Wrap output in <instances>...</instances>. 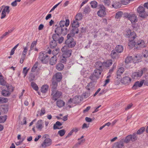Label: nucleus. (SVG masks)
<instances>
[{
    "instance_id": "nucleus-54",
    "label": "nucleus",
    "mask_w": 148,
    "mask_h": 148,
    "mask_svg": "<svg viewBox=\"0 0 148 148\" xmlns=\"http://www.w3.org/2000/svg\"><path fill=\"white\" fill-rule=\"evenodd\" d=\"M66 131L64 130H59L58 132V134H59L61 136H63L65 134Z\"/></svg>"
},
{
    "instance_id": "nucleus-14",
    "label": "nucleus",
    "mask_w": 148,
    "mask_h": 148,
    "mask_svg": "<svg viewBox=\"0 0 148 148\" xmlns=\"http://www.w3.org/2000/svg\"><path fill=\"white\" fill-rule=\"evenodd\" d=\"M70 21L69 19H66L65 21L62 20L59 23L60 27H64V25L66 27H67L69 24Z\"/></svg>"
},
{
    "instance_id": "nucleus-44",
    "label": "nucleus",
    "mask_w": 148,
    "mask_h": 148,
    "mask_svg": "<svg viewBox=\"0 0 148 148\" xmlns=\"http://www.w3.org/2000/svg\"><path fill=\"white\" fill-rule=\"evenodd\" d=\"M68 58L67 57H66L64 56H63V55H62V57L60 59V62L64 63H65L66 62V58Z\"/></svg>"
},
{
    "instance_id": "nucleus-59",
    "label": "nucleus",
    "mask_w": 148,
    "mask_h": 148,
    "mask_svg": "<svg viewBox=\"0 0 148 148\" xmlns=\"http://www.w3.org/2000/svg\"><path fill=\"white\" fill-rule=\"evenodd\" d=\"M62 32L61 34L64 35H66L67 34L68 32L67 28L66 27H64L63 28H62Z\"/></svg>"
},
{
    "instance_id": "nucleus-62",
    "label": "nucleus",
    "mask_w": 148,
    "mask_h": 148,
    "mask_svg": "<svg viewBox=\"0 0 148 148\" xmlns=\"http://www.w3.org/2000/svg\"><path fill=\"white\" fill-rule=\"evenodd\" d=\"M27 67H25L23 70V73L24 74V77H25L26 76L29 69H27Z\"/></svg>"
},
{
    "instance_id": "nucleus-42",
    "label": "nucleus",
    "mask_w": 148,
    "mask_h": 148,
    "mask_svg": "<svg viewBox=\"0 0 148 148\" xmlns=\"http://www.w3.org/2000/svg\"><path fill=\"white\" fill-rule=\"evenodd\" d=\"M2 95L4 96H8L10 95V93L9 91L5 90H3L2 91Z\"/></svg>"
},
{
    "instance_id": "nucleus-50",
    "label": "nucleus",
    "mask_w": 148,
    "mask_h": 148,
    "mask_svg": "<svg viewBox=\"0 0 148 148\" xmlns=\"http://www.w3.org/2000/svg\"><path fill=\"white\" fill-rule=\"evenodd\" d=\"M31 86L36 91L38 90V87L37 85L34 82H32L31 83Z\"/></svg>"
},
{
    "instance_id": "nucleus-20",
    "label": "nucleus",
    "mask_w": 148,
    "mask_h": 148,
    "mask_svg": "<svg viewBox=\"0 0 148 148\" xmlns=\"http://www.w3.org/2000/svg\"><path fill=\"white\" fill-rule=\"evenodd\" d=\"M128 46L130 49H132L134 47L136 48V42L132 39H130L129 42H128Z\"/></svg>"
},
{
    "instance_id": "nucleus-39",
    "label": "nucleus",
    "mask_w": 148,
    "mask_h": 148,
    "mask_svg": "<svg viewBox=\"0 0 148 148\" xmlns=\"http://www.w3.org/2000/svg\"><path fill=\"white\" fill-rule=\"evenodd\" d=\"M62 125V124L59 121H57L56 123L54 124L53 126V128L54 130H56L57 129H60V128H59L58 126H60Z\"/></svg>"
},
{
    "instance_id": "nucleus-58",
    "label": "nucleus",
    "mask_w": 148,
    "mask_h": 148,
    "mask_svg": "<svg viewBox=\"0 0 148 148\" xmlns=\"http://www.w3.org/2000/svg\"><path fill=\"white\" fill-rule=\"evenodd\" d=\"M71 32L73 35H75V34H78L79 32V30L77 28H73L71 30Z\"/></svg>"
},
{
    "instance_id": "nucleus-9",
    "label": "nucleus",
    "mask_w": 148,
    "mask_h": 148,
    "mask_svg": "<svg viewBox=\"0 0 148 148\" xmlns=\"http://www.w3.org/2000/svg\"><path fill=\"white\" fill-rule=\"evenodd\" d=\"M9 8L10 7L9 6H5L4 7L1 13V19H3L6 16V13L7 14H8L10 12Z\"/></svg>"
},
{
    "instance_id": "nucleus-22",
    "label": "nucleus",
    "mask_w": 148,
    "mask_h": 148,
    "mask_svg": "<svg viewBox=\"0 0 148 148\" xmlns=\"http://www.w3.org/2000/svg\"><path fill=\"white\" fill-rule=\"evenodd\" d=\"M0 110L4 113H6L8 111V106L5 105L1 106Z\"/></svg>"
},
{
    "instance_id": "nucleus-36",
    "label": "nucleus",
    "mask_w": 148,
    "mask_h": 148,
    "mask_svg": "<svg viewBox=\"0 0 148 148\" xmlns=\"http://www.w3.org/2000/svg\"><path fill=\"white\" fill-rule=\"evenodd\" d=\"M83 18L82 14L81 13H78L75 16V20L78 21L81 20Z\"/></svg>"
},
{
    "instance_id": "nucleus-29",
    "label": "nucleus",
    "mask_w": 148,
    "mask_h": 148,
    "mask_svg": "<svg viewBox=\"0 0 148 148\" xmlns=\"http://www.w3.org/2000/svg\"><path fill=\"white\" fill-rule=\"evenodd\" d=\"M72 27L73 28H77L79 26V23L78 21L75 20H74L72 23L71 24Z\"/></svg>"
},
{
    "instance_id": "nucleus-7",
    "label": "nucleus",
    "mask_w": 148,
    "mask_h": 148,
    "mask_svg": "<svg viewBox=\"0 0 148 148\" xmlns=\"http://www.w3.org/2000/svg\"><path fill=\"white\" fill-rule=\"evenodd\" d=\"M137 139V137H136V134H133L132 135H130L127 136L124 140H123L125 143H129L130 140L132 142L134 141Z\"/></svg>"
},
{
    "instance_id": "nucleus-55",
    "label": "nucleus",
    "mask_w": 148,
    "mask_h": 148,
    "mask_svg": "<svg viewBox=\"0 0 148 148\" xmlns=\"http://www.w3.org/2000/svg\"><path fill=\"white\" fill-rule=\"evenodd\" d=\"M86 88L88 91L92 90V83H89L87 86Z\"/></svg>"
},
{
    "instance_id": "nucleus-40",
    "label": "nucleus",
    "mask_w": 148,
    "mask_h": 148,
    "mask_svg": "<svg viewBox=\"0 0 148 148\" xmlns=\"http://www.w3.org/2000/svg\"><path fill=\"white\" fill-rule=\"evenodd\" d=\"M62 27H58L56 28L55 32L56 34H60L62 32Z\"/></svg>"
},
{
    "instance_id": "nucleus-60",
    "label": "nucleus",
    "mask_w": 148,
    "mask_h": 148,
    "mask_svg": "<svg viewBox=\"0 0 148 148\" xmlns=\"http://www.w3.org/2000/svg\"><path fill=\"white\" fill-rule=\"evenodd\" d=\"M79 97H78L75 96L73 99V103H76L79 102Z\"/></svg>"
},
{
    "instance_id": "nucleus-21",
    "label": "nucleus",
    "mask_w": 148,
    "mask_h": 148,
    "mask_svg": "<svg viewBox=\"0 0 148 148\" xmlns=\"http://www.w3.org/2000/svg\"><path fill=\"white\" fill-rule=\"evenodd\" d=\"M79 129L77 127H75L73 128L71 130L70 132L68 133V134L66 136V137H69L71 136L73 132H75V133H77L79 131Z\"/></svg>"
},
{
    "instance_id": "nucleus-19",
    "label": "nucleus",
    "mask_w": 148,
    "mask_h": 148,
    "mask_svg": "<svg viewBox=\"0 0 148 148\" xmlns=\"http://www.w3.org/2000/svg\"><path fill=\"white\" fill-rule=\"evenodd\" d=\"M36 127L39 130H41L43 127L42 120H40L37 121L36 124Z\"/></svg>"
},
{
    "instance_id": "nucleus-23",
    "label": "nucleus",
    "mask_w": 148,
    "mask_h": 148,
    "mask_svg": "<svg viewBox=\"0 0 148 148\" xmlns=\"http://www.w3.org/2000/svg\"><path fill=\"white\" fill-rule=\"evenodd\" d=\"M112 6V8H114L115 9H117L121 6V3L119 2L113 1Z\"/></svg>"
},
{
    "instance_id": "nucleus-61",
    "label": "nucleus",
    "mask_w": 148,
    "mask_h": 148,
    "mask_svg": "<svg viewBox=\"0 0 148 148\" xmlns=\"http://www.w3.org/2000/svg\"><path fill=\"white\" fill-rule=\"evenodd\" d=\"M69 47L68 46L66 45L62 48L61 50L63 52H66V51H67L69 49Z\"/></svg>"
},
{
    "instance_id": "nucleus-56",
    "label": "nucleus",
    "mask_w": 148,
    "mask_h": 148,
    "mask_svg": "<svg viewBox=\"0 0 148 148\" xmlns=\"http://www.w3.org/2000/svg\"><path fill=\"white\" fill-rule=\"evenodd\" d=\"M145 128L144 127H142L138 130L137 134H142L145 131Z\"/></svg>"
},
{
    "instance_id": "nucleus-25",
    "label": "nucleus",
    "mask_w": 148,
    "mask_h": 148,
    "mask_svg": "<svg viewBox=\"0 0 148 148\" xmlns=\"http://www.w3.org/2000/svg\"><path fill=\"white\" fill-rule=\"evenodd\" d=\"M48 88L49 86L48 85H44L42 87L41 89V91L43 93H45L47 91Z\"/></svg>"
},
{
    "instance_id": "nucleus-64",
    "label": "nucleus",
    "mask_w": 148,
    "mask_h": 148,
    "mask_svg": "<svg viewBox=\"0 0 148 148\" xmlns=\"http://www.w3.org/2000/svg\"><path fill=\"white\" fill-rule=\"evenodd\" d=\"M123 14L122 12H119L116 13L115 17L117 18H118L121 17Z\"/></svg>"
},
{
    "instance_id": "nucleus-4",
    "label": "nucleus",
    "mask_w": 148,
    "mask_h": 148,
    "mask_svg": "<svg viewBox=\"0 0 148 148\" xmlns=\"http://www.w3.org/2000/svg\"><path fill=\"white\" fill-rule=\"evenodd\" d=\"M125 17L130 20L132 23H136L137 21V18L135 14L126 13L125 14Z\"/></svg>"
},
{
    "instance_id": "nucleus-10",
    "label": "nucleus",
    "mask_w": 148,
    "mask_h": 148,
    "mask_svg": "<svg viewBox=\"0 0 148 148\" xmlns=\"http://www.w3.org/2000/svg\"><path fill=\"white\" fill-rule=\"evenodd\" d=\"M51 144V140L49 138H46L42 144L41 146L43 148L50 145Z\"/></svg>"
},
{
    "instance_id": "nucleus-6",
    "label": "nucleus",
    "mask_w": 148,
    "mask_h": 148,
    "mask_svg": "<svg viewBox=\"0 0 148 148\" xmlns=\"http://www.w3.org/2000/svg\"><path fill=\"white\" fill-rule=\"evenodd\" d=\"M146 68H144L141 70H139L138 72H136L133 73L132 75V78L134 79H137L138 77L141 76L144 73L146 70Z\"/></svg>"
},
{
    "instance_id": "nucleus-45",
    "label": "nucleus",
    "mask_w": 148,
    "mask_h": 148,
    "mask_svg": "<svg viewBox=\"0 0 148 148\" xmlns=\"http://www.w3.org/2000/svg\"><path fill=\"white\" fill-rule=\"evenodd\" d=\"M132 60V57L131 56L127 57L126 58L125 61V63L127 64L131 62Z\"/></svg>"
},
{
    "instance_id": "nucleus-15",
    "label": "nucleus",
    "mask_w": 148,
    "mask_h": 148,
    "mask_svg": "<svg viewBox=\"0 0 148 148\" xmlns=\"http://www.w3.org/2000/svg\"><path fill=\"white\" fill-rule=\"evenodd\" d=\"M123 146V140L122 139L119 142L115 143L114 146V148H122Z\"/></svg>"
},
{
    "instance_id": "nucleus-33",
    "label": "nucleus",
    "mask_w": 148,
    "mask_h": 148,
    "mask_svg": "<svg viewBox=\"0 0 148 148\" xmlns=\"http://www.w3.org/2000/svg\"><path fill=\"white\" fill-rule=\"evenodd\" d=\"M72 51L71 50L69 49L66 51V52H64V53L62 55H63V56H64L68 58L71 56Z\"/></svg>"
},
{
    "instance_id": "nucleus-46",
    "label": "nucleus",
    "mask_w": 148,
    "mask_h": 148,
    "mask_svg": "<svg viewBox=\"0 0 148 148\" xmlns=\"http://www.w3.org/2000/svg\"><path fill=\"white\" fill-rule=\"evenodd\" d=\"M8 101V99L6 98L0 97V103H6Z\"/></svg>"
},
{
    "instance_id": "nucleus-12",
    "label": "nucleus",
    "mask_w": 148,
    "mask_h": 148,
    "mask_svg": "<svg viewBox=\"0 0 148 148\" xmlns=\"http://www.w3.org/2000/svg\"><path fill=\"white\" fill-rule=\"evenodd\" d=\"M62 78V74L60 73H56L53 77L52 78L55 79L58 82H60Z\"/></svg>"
},
{
    "instance_id": "nucleus-53",
    "label": "nucleus",
    "mask_w": 148,
    "mask_h": 148,
    "mask_svg": "<svg viewBox=\"0 0 148 148\" xmlns=\"http://www.w3.org/2000/svg\"><path fill=\"white\" fill-rule=\"evenodd\" d=\"M18 44H17L16 46H15L14 47H13L11 50V51L10 52V56H12L14 54V51L16 48L18 46Z\"/></svg>"
},
{
    "instance_id": "nucleus-18",
    "label": "nucleus",
    "mask_w": 148,
    "mask_h": 148,
    "mask_svg": "<svg viewBox=\"0 0 148 148\" xmlns=\"http://www.w3.org/2000/svg\"><path fill=\"white\" fill-rule=\"evenodd\" d=\"M97 14L100 17H103L106 14V10L103 9H100L97 12Z\"/></svg>"
},
{
    "instance_id": "nucleus-38",
    "label": "nucleus",
    "mask_w": 148,
    "mask_h": 148,
    "mask_svg": "<svg viewBox=\"0 0 148 148\" xmlns=\"http://www.w3.org/2000/svg\"><path fill=\"white\" fill-rule=\"evenodd\" d=\"M91 7L93 8H96L97 7L98 5L97 2L95 1H92L90 3Z\"/></svg>"
},
{
    "instance_id": "nucleus-35",
    "label": "nucleus",
    "mask_w": 148,
    "mask_h": 148,
    "mask_svg": "<svg viewBox=\"0 0 148 148\" xmlns=\"http://www.w3.org/2000/svg\"><path fill=\"white\" fill-rule=\"evenodd\" d=\"M64 65L63 64L59 63L57 64L56 69L59 71H61L64 69Z\"/></svg>"
},
{
    "instance_id": "nucleus-26",
    "label": "nucleus",
    "mask_w": 148,
    "mask_h": 148,
    "mask_svg": "<svg viewBox=\"0 0 148 148\" xmlns=\"http://www.w3.org/2000/svg\"><path fill=\"white\" fill-rule=\"evenodd\" d=\"M58 82L56 80L52 78V86L51 88V90H52L53 88L54 89H57V87L58 86Z\"/></svg>"
},
{
    "instance_id": "nucleus-34",
    "label": "nucleus",
    "mask_w": 148,
    "mask_h": 148,
    "mask_svg": "<svg viewBox=\"0 0 148 148\" xmlns=\"http://www.w3.org/2000/svg\"><path fill=\"white\" fill-rule=\"evenodd\" d=\"M124 71V69L123 67H120L119 68L117 72V76H120L122 75Z\"/></svg>"
},
{
    "instance_id": "nucleus-49",
    "label": "nucleus",
    "mask_w": 148,
    "mask_h": 148,
    "mask_svg": "<svg viewBox=\"0 0 148 148\" xmlns=\"http://www.w3.org/2000/svg\"><path fill=\"white\" fill-rule=\"evenodd\" d=\"M90 11V8L89 6L88 5L86 6L84 9V12L86 14H88L89 13Z\"/></svg>"
},
{
    "instance_id": "nucleus-47",
    "label": "nucleus",
    "mask_w": 148,
    "mask_h": 148,
    "mask_svg": "<svg viewBox=\"0 0 148 148\" xmlns=\"http://www.w3.org/2000/svg\"><path fill=\"white\" fill-rule=\"evenodd\" d=\"M38 63L36 62L32 69L31 71L32 72H34L35 71L38 67Z\"/></svg>"
},
{
    "instance_id": "nucleus-48",
    "label": "nucleus",
    "mask_w": 148,
    "mask_h": 148,
    "mask_svg": "<svg viewBox=\"0 0 148 148\" xmlns=\"http://www.w3.org/2000/svg\"><path fill=\"white\" fill-rule=\"evenodd\" d=\"M103 2L104 5L107 6H109L111 3L110 0H103Z\"/></svg>"
},
{
    "instance_id": "nucleus-32",
    "label": "nucleus",
    "mask_w": 148,
    "mask_h": 148,
    "mask_svg": "<svg viewBox=\"0 0 148 148\" xmlns=\"http://www.w3.org/2000/svg\"><path fill=\"white\" fill-rule=\"evenodd\" d=\"M103 66V63L100 62H98L96 63L95 67L96 69H100L102 70V66Z\"/></svg>"
},
{
    "instance_id": "nucleus-30",
    "label": "nucleus",
    "mask_w": 148,
    "mask_h": 148,
    "mask_svg": "<svg viewBox=\"0 0 148 148\" xmlns=\"http://www.w3.org/2000/svg\"><path fill=\"white\" fill-rule=\"evenodd\" d=\"M115 50L117 53H121L123 49V47L121 45H118L116 47Z\"/></svg>"
},
{
    "instance_id": "nucleus-17",
    "label": "nucleus",
    "mask_w": 148,
    "mask_h": 148,
    "mask_svg": "<svg viewBox=\"0 0 148 148\" xmlns=\"http://www.w3.org/2000/svg\"><path fill=\"white\" fill-rule=\"evenodd\" d=\"M102 71L100 69H96L93 72V75L97 79H98L100 76Z\"/></svg>"
},
{
    "instance_id": "nucleus-52",
    "label": "nucleus",
    "mask_w": 148,
    "mask_h": 148,
    "mask_svg": "<svg viewBox=\"0 0 148 148\" xmlns=\"http://www.w3.org/2000/svg\"><path fill=\"white\" fill-rule=\"evenodd\" d=\"M6 82L3 78L2 75H0V83L1 85H4L5 84Z\"/></svg>"
},
{
    "instance_id": "nucleus-11",
    "label": "nucleus",
    "mask_w": 148,
    "mask_h": 148,
    "mask_svg": "<svg viewBox=\"0 0 148 148\" xmlns=\"http://www.w3.org/2000/svg\"><path fill=\"white\" fill-rule=\"evenodd\" d=\"M126 35L127 37L129 38V41L130 39L134 40L136 36V34L134 32H131L130 30L127 32Z\"/></svg>"
},
{
    "instance_id": "nucleus-1",
    "label": "nucleus",
    "mask_w": 148,
    "mask_h": 148,
    "mask_svg": "<svg viewBox=\"0 0 148 148\" xmlns=\"http://www.w3.org/2000/svg\"><path fill=\"white\" fill-rule=\"evenodd\" d=\"M39 59L43 63L46 64L49 60L50 57L47 53L45 52H41L39 53Z\"/></svg>"
},
{
    "instance_id": "nucleus-28",
    "label": "nucleus",
    "mask_w": 148,
    "mask_h": 148,
    "mask_svg": "<svg viewBox=\"0 0 148 148\" xmlns=\"http://www.w3.org/2000/svg\"><path fill=\"white\" fill-rule=\"evenodd\" d=\"M65 102L61 100H59L57 101L56 105L59 108H61L64 106Z\"/></svg>"
},
{
    "instance_id": "nucleus-63",
    "label": "nucleus",
    "mask_w": 148,
    "mask_h": 148,
    "mask_svg": "<svg viewBox=\"0 0 148 148\" xmlns=\"http://www.w3.org/2000/svg\"><path fill=\"white\" fill-rule=\"evenodd\" d=\"M89 78L92 81V82H95V81L97 79L93 75V73L90 76Z\"/></svg>"
},
{
    "instance_id": "nucleus-41",
    "label": "nucleus",
    "mask_w": 148,
    "mask_h": 148,
    "mask_svg": "<svg viewBox=\"0 0 148 148\" xmlns=\"http://www.w3.org/2000/svg\"><path fill=\"white\" fill-rule=\"evenodd\" d=\"M7 116L6 115L0 116V123H3L6 121Z\"/></svg>"
},
{
    "instance_id": "nucleus-31",
    "label": "nucleus",
    "mask_w": 148,
    "mask_h": 148,
    "mask_svg": "<svg viewBox=\"0 0 148 148\" xmlns=\"http://www.w3.org/2000/svg\"><path fill=\"white\" fill-rule=\"evenodd\" d=\"M57 58L56 56L52 57L50 60V64L53 65L55 64L56 62Z\"/></svg>"
},
{
    "instance_id": "nucleus-13",
    "label": "nucleus",
    "mask_w": 148,
    "mask_h": 148,
    "mask_svg": "<svg viewBox=\"0 0 148 148\" xmlns=\"http://www.w3.org/2000/svg\"><path fill=\"white\" fill-rule=\"evenodd\" d=\"M144 80H143L140 81H137L133 85L132 88L136 90L138 87H140L143 85L144 83Z\"/></svg>"
},
{
    "instance_id": "nucleus-57",
    "label": "nucleus",
    "mask_w": 148,
    "mask_h": 148,
    "mask_svg": "<svg viewBox=\"0 0 148 148\" xmlns=\"http://www.w3.org/2000/svg\"><path fill=\"white\" fill-rule=\"evenodd\" d=\"M90 95V92L89 91L86 92L85 93L83 94V96L84 98H87Z\"/></svg>"
},
{
    "instance_id": "nucleus-43",
    "label": "nucleus",
    "mask_w": 148,
    "mask_h": 148,
    "mask_svg": "<svg viewBox=\"0 0 148 148\" xmlns=\"http://www.w3.org/2000/svg\"><path fill=\"white\" fill-rule=\"evenodd\" d=\"M59 34H59L56 33V34H54L52 36L53 40L56 41H57L58 39L60 37Z\"/></svg>"
},
{
    "instance_id": "nucleus-51",
    "label": "nucleus",
    "mask_w": 148,
    "mask_h": 148,
    "mask_svg": "<svg viewBox=\"0 0 148 148\" xmlns=\"http://www.w3.org/2000/svg\"><path fill=\"white\" fill-rule=\"evenodd\" d=\"M60 51V49L58 48H56L55 49L53 50L52 52L53 55L55 56L57 55Z\"/></svg>"
},
{
    "instance_id": "nucleus-5",
    "label": "nucleus",
    "mask_w": 148,
    "mask_h": 148,
    "mask_svg": "<svg viewBox=\"0 0 148 148\" xmlns=\"http://www.w3.org/2000/svg\"><path fill=\"white\" fill-rule=\"evenodd\" d=\"M52 93L51 95L52 98L54 100L56 101L62 95V93L60 91H58L57 89L51 90Z\"/></svg>"
},
{
    "instance_id": "nucleus-24",
    "label": "nucleus",
    "mask_w": 148,
    "mask_h": 148,
    "mask_svg": "<svg viewBox=\"0 0 148 148\" xmlns=\"http://www.w3.org/2000/svg\"><path fill=\"white\" fill-rule=\"evenodd\" d=\"M111 57L113 58H116L118 57V54L115 50L112 51L110 54Z\"/></svg>"
},
{
    "instance_id": "nucleus-16",
    "label": "nucleus",
    "mask_w": 148,
    "mask_h": 148,
    "mask_svg": "<svg viewBox=\"0 0 148 148\" xmlns=\"http://www.w3.org/2000/svg\"><path fill=\"white\" fill-rule=\"evenodd\" d=\"M131 81V78L128 77H124L121 80V82L125 84H128Z\"/></svg>"
},
{
    "instance_id": "nucleus-37",
    "label": "nucleus",
    "mask_w": 148,
    "mask_h": 148,
    "mask_svg": "<svg viewBox=\"0 0 148 148\" xmlns=\"http://www.w3.org/2000/svg\"><path fill=\"white\" fill-rule=\"evenodd\" d=\"M57 44L56 41L52 40L50 43V47L51 48L53 49L56 47L57 46Z\"/></svg>"
},
{
    "instance_id": "nucleus-27",
    "label": "nucleus",
    "mask_w": 148,
    "mask_h": 148,
    "mask_svg": "<svg viewBox=\"0 0 148 148\" xmlns=\"http://www.w3.org/2000/svg\"><path fill=\"white\" fill-rule=\"evenodd\" d=\"M112 61L111 60H107L106 62L103 63V66L106 67H108L112 65Z\"/></svg>"
},
{
    "instance_id": "nucleus-8",
    "label": "nucleus",
    "mask_w": 148,
    "mask_h": 148,
    "mask_svg": "<svg viewBox=\"0 0 148 148\" xmlns=\"http://www.w3.org/2000/svg\"><path fill=\"white\" fill-rule=\"evenodd\" d=\"M136 48L140 49L145 47V44L143 40L139 39L136 41Z\"/></svg>"
},
{
    "instance_id": "nucleus-2",
    "label": "nucleus",
    "mask_w": 148,
    "mask_h": 148,
    "mask_svg": "<svg viewBox=\"0 0 148 148\" xmlns=\"http://www.w3.org/2000/svg\"><path fill=\"white\" fill-rule=\"evenodd\" d=\"M67 39L66 40L65 44L67 45L69 48H72L75 47L76 43L74 41L73 38L71 37V35L69 34L67 36Z\"/></svg>"
},
{
    "instance_id": "nucleus-3",
    "label": "nucleus",
    "mask_w": 148,
    "mask_h": 148,
    "mask_svg": "<svg viewBox=\"0 0 148 148\" xmlns=\"http://www.w3.org/2000/svg\"><path fill=\"white\" fill-rule=\"evenodd\" d=\"M137 12L139 16L143 18H146L148 16V13L145 11L143 7H139L137 9Z\"/></svg>"
}]
</instances>
